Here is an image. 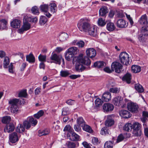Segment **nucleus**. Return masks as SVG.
<instances>
[{"instance_id":"nucleus-20","label":"nucleus","mask_w":148,"mask_h":148,"mask_svg":"<svg viewBox=\"0 0 148 148\" xmlns=\"http://www.w3.org/2000/svg\"><path fill=\"white\" fill-rule=\"evenodd\" d=\"M106 65V64L103 61H98L94 63L93 66L95 68L101 69L103 68Z\"/></svg>"},{"instance_id":"nucleus-15","label":"nucleus","mask_w":148,"mask_h":148,"mask_svg":"<svg viewBox=\"0 0 148 148\" xmlns=\"http://www.w3.org/2000/svg\"><path fill=\"white\" fill-rule=\"evenodd\" d=\"M14 126L13 124L12 123H8L6 125L4 129V131L5 132H11L14 130Z\"/></svg>"},{"instance_id":"nucleus-46","label":"nucleus","mask_w":148,"mask_h":148,"mask_svg":"<svg viewBox=\"0 0 148 148\" xmlns=\"http://www.w3.org/2000/svg\"><path fill=\"white\" fill-rule=\"evenodd\" d=\"M73 56L71 53L67 51L65 55V58L67 60L69 61L71 59Z\"/></svg>"},{"instance_id":"nucleus-40","label":"nucleus","mask_w":148,"mask_h":148,"mask_svg":"<svg viewBox=\"0 0 148 148\" xmlns=\"http://www.w3.org/2000/svg\"><path fill=\"white\" fill-rule=\"evenodd\" d=\"M28 119L31 125H32L33 126H35L37 124V120L34 118L30 117Z\"/></svg>"},{"instance_id":"nucleus-35","label":"nucleus","mask_w":148,"mask_h":148,"mask_svg":"<svg viewBox=\"0 0 148 148\" xmlns=\"http://www.w3.org/2000/svg\"><path fill=\"white\" fill-rule=\"evenodd\" d=\"M132 128V125L130 123H126L123 128V129L124 130L127 132L131 131Z\"/></svg>"},{"instance_id":"nucleus-13","label":"nucleus","mask_w":148,"mask_h":148,"mask_svg":"<svg viewBox=\"0 0 148 148\" xmlns=\"http://www.w3.org/2000/svg\"><path fill=\"white\" fill-rule=\"evenodd\" d=\"M114 108L113 105L109 103H105L103 106V108L104 112L111 111L113 110Z\"/></svg>"},{"instance_id":"nucleus-38","label":"nucleus","mask_w":148,"mask_h":148,"mask_svg":"<svg viewBox=\"0 0 148 148\" xmlns=\"http://www.w3.org/2000/svg\"><path fill=\"white\" fill-rule=\"evenodd\" d=\"M47 18L45 16H41L40 17L39 23L41 25H43L47 21Z\"/></svg>"},{"instance_id":"nucleus-23","label":"nucleus","mask_w":148,"mask_h":148,"mask_svg":"<svg viewBox=\"0 0 148 148\" xmlns=\"http://www.w3.org/2000/svg\"><path fill=\"white\" fill-rule=\"evenodd\" d=\"M71 134L69 138L70 140L75 141H77L79 140V136L78 135L73 132Z\"/></svg>"},{"instance_id":"nucleus-14","label":"nucleus","mask_w":148,"mask_h":148,"mask_svg":"<svg viewBox=\"0 0 148 148\" xmlns=\"http://www.w3.org/2000/svg\"><path fill=\"white\" fill-rule=\"evenodd\" d=\"M119 114L121 117L125 119H127L130 117L132 115L130 112L128 111L124 110L120 111Z\"/></svg>"},{"instance_id":"nucleus-58","label":"nucleus","mask_w":148,"mask_h":148,"mask_svg":"<svg viewBox=\"0 0 148 148\" xmlns=\"http://www.w3.org/2000/svg\"><path fill=\"white\" fill-rule=\"evenodd\" d=\"M13 64L12 63H11L8 67L9 72L12 74L14 73V67Z\"/></svg>"},{"instance_id":"nucleus-1","label":"nucleus","mask_w":148,"mask_h":148,"mask_svg":"<svg viewBox=\"0 0 148 148\" xmlns=\"http://www.w3.org/2000/svg\"><path fill=\"white\" fill-rule=\"evenodd\" d=\"M72 62L74 64L75 62V68L76 71L82 72L86 69V67L84 66H90L91 61L88 57L84 56L83 54H80L78 56L73 57Z\"/></svg>"},{"instance_id":"nucleus-29","label":"nucleus","mask_w":148,"mask_h":148,"mask_svg":"<svg viewBox=\"0 0 148 148\" xmlns=\"http://www.w3.org/2000/svg\"><path fill=\"white\" fill-rule=\"evenodd\" d=\"M60 41L62 42L66 40L68 38V35L66 33H62L59 36Z\"/></svg>"},{"instance_id":"nucleus-4","label":"nucleus","mask_w":148,"mask_h":148,"mask_svg":"<svg viewBox=\"0 0 148 148\" xmlns=\"http://www.w3.org/2000/svg\"><path fill=\"white\" fill-rule=\"evenodd\" d=\"M91 26L89 22L86 21L78 22L77 27L80 30L86 32Z\"/></svg>"},{"instance_id":"nucleus-28","label":"nucleus","mask_w":148,"mask_h":148,"mask_svg":"<svg viewBox=\"0 0 148 148\" xmlns=\"http://www.w3.org/2000/svg\"><path fill=\"white\" fill-rule=\"evenodd\" d=\"M49 6L51 13H54L56 12L57 10V6L55 3H50L49 5Z\"/></svg>"},{"instance_id":"nucleus-33","label":"nucleus","mask_w":148,"mask_h":148,"mask_svg":"<svg viewBox=\"0 0 148 148\" xmlns=\"http://www.w3.org/2000/svg\"><path fill=\"white\" fill-rule=\"evenodd\" d=\"M1 22L0 28L2 29H6L7 24V21L5 19H2L1 20Z\"/></svg>"},{"instance_id":"nucleus-34","label":"nucleus","mask_w":148,"mask_h":148,"mask_svg":"<svg viewBox=\"0 0 148 148\" xmlns=\"http://www.w3.org/2000/svg\"><path fill=\"white\" fill-rule=\"evenodd\" d=\"M10 62V60L8 57H5L4 58L3 66L4 68H7Z\"/></svg>"},{"instance_id":"nucleus-22","label":"nucleus","mask_w":148,"mask_h":148,"mask_svg":"<svg viewBox=\"0 0 148 148\" xmlns=\"http://www.w3.org/2000/svg\"><path fill=\"white\" fill-rule=\"evenodd\" d=\"M114 124V121L110 116H108L107 120L105 121V125L108 127H110Z\"/></svg>"},{"instance_id":"nucleus-5","label":"nucleus","mask_w":148,"mask_h":148,"mask_svg":"<svg viewBox=\"0 0 148 148\" xmlns=\"http://www.w3.org/2000/svg\"><path fill=\"white\" fill-rule=\"evenodd\" d=\"M141 125L138 122L134 123L133 125V134L136 136H140L141 134V131L140 130Z\"/></svg>"},{"instance_id":"nucleus-2","label":"nucleus","mask_w":148,"mask_h":148,"mask_svg":"<svg viewBox=\"0 0 148 148\" xmlns=\"http://www.w3.org/2000/svg\"><path fill=\"white\" fill-rule=\"evenodd\" d=\"M19 101V99L16 98L11 99L9 101V103L11 105L10 110L12 113H16L18 111L17 105Z\"/></svg>"},{"instance_id":"nucleus-9","label":"nucleus","mask_w":148,"mask_h":148,"mask_svg":"<svg viewBox=\"0 0 148 148\" xmlns=\"http://www.w3.org/2000/svg\"><path fill=\"white\" fill-rule=\"evenodd\" d=\"M31 28L30 24L26 20L23 22V24L21 28L18 30V32L21 34L23 33L25 31Z\"/></svg>"},{"instance_id":"nucleus-41","label":"nucleus","mask_w":148,"mask_h":148,"mask_svg":"<svg viewBox=\"0 0 148 148\" xmlns=\"http://www.w3.org/2000/svg\"><path fill=\"white\" fill-rule=\"evenodd\" d=\"M50 132V130L48 129H45L42 131H39L38 132L39 135L40 136H45L48 134Z\"/></svg>"},{"instance_id":"nucleus-53","label":"nucleus","mask_w":148,"mask_h":148,"mask_svg":"<svg viewBox=\"0 0 148 148\" xmlns=\"http://www.w3.org/2000/svg\"><path fill=\"white\" fill-rule=\"evenodd\" d=\"M98 24L101 26H103L106 24V22H105V19L102 18H99L98 21Z\"/></svg>"},{"instance_id":"nucleus-39","label":"nucleus","mask_w":148,"mask_h":148,"mask_svg":"<svg viewBox=\"0 0 148 148\" xmlns=\"http://www.w3.org/2000/svg\"><path fill=\"white\" fill-rule=\"evenodd\" d=\"M25 129L23 126L22 124H19L16 129V130L17 132L21 133L25 131Z\"/></svg>"},{"instance_id":"nucleus-32","label":"nucleus","mask_w":148,"mask_h":148,"mask_svg":"<svg viewBox=\"0 0 148 148\" xmlns=\"http://www.w3.org/2000/svg\"><path fill=\"white\" fill-rule=\"evenodd\" d=\"M131 75L129 73H127L122 78V80L124 81H126V82L129 84L130 82Z\"/></svg>"},{"instance_id":"nucleus-60","label":"nucleus","mask_w":148,"mask_h":148,"mask_svg":"<svg viewBox=\"0 0 148 148\" xmlns=\"http://www.w3.org/2000/svg\"><path fill=\"white\" fill-rule=\"evenodd\" d=\"M27 21L33 23H35L38 21V19L36 17L32 18L29 17L27 18Z\"/></svg>"},{"instance_id":"nucleus-21","label":"nucleus","mask_w":148,"mask_h":148,"mask_svg":"<svg viewBox=\"0 0 148 148\" xmlns=\"http://www.w3.org/2000/svg\"><path fill=\"white\" fill-rule=\"evenodd\" d=\"M11 26L15 28H18L20 26V21L18 20L15 19L11 23Z\"/></svg>"},{"instance_id":"nucleus-44","label":"nucleus","mask_w":148,"mask_h":148,"mask_svg":"<svg viewBox=\"0 0 148 148\" xmlns=\"http://www.w3.org/2000/svg\"><path fill=\"white\" fill-rule=\"evenodd\" d=\"M83 130L89 133H91L93 131L91 127L89 125H86L85 124L82 127Z\"/></svg>"},{"instance_id":"nucleus-19","label":"nucleus","mask_w":148,"mask_h":148,"mask_svg":"<svg viewBox=\"0 0 148 148\" xmlns=\"http://www.w3.org/2000/svg\"><path fill=\"white\" fill-rule=\"evenodd\" d=\"M111 99V94L108 92H105L102 95V99L104 101H108Z\"/></svg>"},{"instance_id":"nucleus-18","label":"nucleus","mask_w":148,"mask_h":148,"mask_svg":"<svg viewBox=\"0 0 148 148\" xmlns=\"http://www.w3.org/2000/svg\"><path fill=\"white\" fill-rule=\"evenodd\" d=\"M139 22L142 25H147L148 23V21L146 14L143 15L140 18Z\"/></svg>"},{"instance_id":"nucleus-3","label":"nucleus","mask_w":148,"mask_h":148,"mask_svg":"<svg viewBox=\"0 0 148 148\" xmlns=\"http://www.w3.org/2000/svg\"><path fill=\"white\" fill-rule=\"evenodd\" d=\"M119 60L122 64L126 65H128L130 62L129 56L125 52H122L120 54Z\"/></svg>"},{"instance_id":"nucleus-10","label":"nucleus","mask_w":148,"mask_h":148,"mask_svg":"<svg viewBox=\"0 0 148 148\" xmlns=\"http://www.w3.org/2000/svg\"><path fill=\"white\" fill-rule=\"evenodd\" d=\"M49 6L47 5L43 4L40 5V8L41 10L45 12L44 14L48 18L50 17L51 15L48 12Z\"/></svg>"},{"instance_id":"nucleus-37","label":"nucleus","mask_w":148,"mask_h":148,"mask_svg":"<svg viewBox=\"0 0 148 148\" xmlns=\"http://www.w3.org/2000/svg\"><path fill=\"white\" fill-rule=\"evenodd\" d=\"M67 51L74 55L77 53V49L76 47H72L69 48Z\"/></svg>"},{"instance_id":"nucleus-57","label":"nucleus","mask_w":148,"mask_h":148,"mask_svg":"<svg viewBox=\"0 0 148 148\" xmlns=\"http://www.w3.org/2000/svg\"><path fill=\"white\" fill-rule=\"evenodd\" d=\"M32 12L34 14L38 15L39 14V12L37 6H35L33 7L31 10Z\"/></svg>"},{"instance_id":"nucleus-64","label":"nucleus","mask_w":148,"mask_h":148,"mask_svg":"<svg viewBox=\"0 0 148 148\" xmlns=\"http://www.w3.org/2000/svg\"><path fill=\"white\" fill-rule=\"evenodd\" d=\"M124 139V137L123 135L122 134H120L117 138L116 143H118L122 141Z\"/></svg>"},{"instance_id":"nucleus-24","label":"nucleus","mask_w":148,"mask_h":148,"mask_svg":"<svg viewBox=\"0 0 148 148\" xmlns=\"http://www.w3.org/2000/svg\"><path fill=\"white\" fill-rule=\"evenodd\" d=\"M26 60L29 63H34L35 61V58L33 54L30 53L26 56Z\"/></svg>"},{"instance_id":"nucleus-49","label":"nucleus","mask_w":148,"mask_h":148,"mask_svg":"<svg viewBox=\"0 0 148 148\" xmlns=\"http://www.w3.org/2000/svg\"><path fill=\"white\" fill-rule=\"evenodd\" d=\"M66 145L68 148H75L76 147V144L73 142L68 141L66 143Z\"/></svg>"},{"instance_id":"nucleus-55","label":"nucleus","mask_w":148,"mask_h":148,"mask_svg":"<svg viewBox=\"0 0 148 148\" xmlns=\"http://www.w3.org/2000/svg\"><path fill=\"white\" fill-rule=\"evenodd\" d=\"M27 93L26 90L21 91L18 94V97H25L27 95Z\"/></svg>"},{"instance_id":"nucleus-45","label":"nucleus","mask_w":148,"mask_h":148,"mask_svg":"<svg viewBox=\"0 0 148 148\" xmlns=\"http://www.w3.org/2000/svg\"><path fill=\"white\" fill-rule=\"evenodd\" d=\"M23 125L24 127L27 130H28L31 127V124L27 119V120L23 122Z\"/></svg>"},{"instance_id":"nucleus-50","label":"nucleus","mask_w":148,"mask_h":148,"mask_svg":"<svg viewBox=\"0 0 148 148\" xmlns=\"http://www.w3.org/2000/svg\"><path fill=\"white\" fill-rule=\"evenodd\" d=\"M44 114V112L42 110L39 111L36 114L34 115V116L37 119H39L40 117L42 116Z\"/></svg>"},{"instance_id":"nucleus-62","label":"nucleus","mask_w":148,"mask_h":148,"mask_svg":"<svg viewBox=\"0 0 148 148\" xmlns=\"http://www.w3.org/2000/svg\"><path fill=\"white\" fill-rule=\"evenodd\" d=\"M84 42L82 40H80L76 43V45L80 48L83 47L84 46Z\"/></svg>"},{"instance_id":"nucleus-17","label":"nucleus","mask_w":148,"mask_h":148,"mask_svg":"<svg viewBox=\"0 0 148 148\" xmlns=\"http://www.w3.org/2000/svg\"><path fill=\"white\" fill-rule=\"evenodd\" d=\"M123 98L121 96H118L114 97L113 100L114 105L116 106H119L121 105Z\"/></svg>"},{"instance_id":"nucleus-63","label":"nucleus","mask_w":148,"mask_h":148,"mask_svg":"<svg viewBox=\"0 0 148 148\" xmlns=\"http://www.w3.org/2000/svg\"><path fill=\"white\" fill-rule=\"evenodd\" d=\"M92 143L94 145H97L100 143L98 141V138L96 137L93 138L92 140Z\"/></svg>"},{"instance_id":"nucleus-52","label":"nucleus","mask_w":148,"mask_h":148,"mask_svg":"<svg viewBox=\"0 0 148 148\" xmlns=\"http://www.w3.org/2000/svg\"><path fill=\"white\" fill-rule=\"evenodd\" d=\"M63 131H68L70 133H72L74 131L73 130L72 127L69 125H66L65 127L63 130Z\"/></svg>"},{"instance_id":"nucleus-59","label":"nucleus","mask_w":148,"mask_h":148,"mask_svg":"<svg viewBox=\"0 0 148 148\" xmlns=\"http://www.w3.org/2000/svg\"><path fill=\"white\" fill-rule=\"evenodd\" d=\"M46 55H43L41 54H40L38 57L39 61L42 62L46 61Z\"/></svg>"},{"instance_id":"nucleus-7","label":"nucleus","mask_w":148,"mask_h":148,"mask_svg":"<svg viewBox=\"0 0 148 148\" xmlns=\"http://www.w3.org/2000/svg\"><path fill=\"white\" fill-rule=\"evenodd\" d=\"M50 59L51 60L54 61L51 62V63L54 62L60 65L61 64V60H62L63 63H64V60L61 55L58 56L56 54L54 53L51 56Z\"/></svg>"},{"instance_id":"nucleus-12","label":"nucleus","mask_w":148,"mask_h":148,"mask_svg":"<svg viewBox=\"0 0 148 148\" xmlns=\"http://www.w3.org/2000/svg\"><path fill=\"white\" fill-rule=\"evenodd\" d=\"M9 140L11 142L14 143L18 140L17 134L15 132H13L9 135Z\"/></svg>"},{"instance_id":"nucleus-31","label":"nucleus","mask_w":148,"mask_h":148,"mask_svg":"<svg viewBox=\"0 0 148 148\" xmlns=\"http://www.w3.org/2000/svg\"><path fill=\"white\" fill-rule=\"evenodd\" d=\"M141 67L140 66L133 65L132 66V70L133 72L137 73L140 72L141 71Z\"/></svg>"},{"instance_id":"nucleus-43","label":"nucleus","mask_w":148,"mask_h":148,"mask_svg":"<svg viewBox=\"0 0 148 148\" xmlns=\"http://www.w3.org/2000/svg\"><path fill=\"white\" fill-rule=\"evenodd\" d=\"M77 124L79 126L83 127L85 124L84 120L82 117L78 118L77 120Z\"/></svg>"},{"instance_id":"nucleus-11","label":"nucleus","mask_w":148,"mask_h":148,"mask_svg":"<svg viewBox=\"0 0 148 148\" xmlns=\"http://www.w3.org/2000/svg\"><path fill=\"white\" fill-rule=\"evenodd\" d=\"M86 54L88 57L90 58H94L96 55V51L95 49L93 48H89L86 51Z\"/></svg>"},{"instance_id":"nucleus-42","label":"nucleus","mask_w":148,"mask_h":148,"mask_svg":"<svg viewBox=\"0 0 148 148\" xmlns=\"http://www.w3.org/2000/svg\"><path fill=\"white\" fill-rule=\"evenodd\" d=\"M141 35L142 36L148 35V27H142L141 30Z\"/></svg>"},{"instance_id":"nucleus-26","label":"nucleus","mask_w":148,"mask_h":148,"mask_svg":"<svg viewBox=\"0 0 148 148\" xmlns=\"http://www.w3.org/2000/svg\"><path fill=\"white\" fill-rule=\"evenodd\" d=\"M108 10L106 6L101 7L99 10V14L101 16H104L108 12Z\"/></svg>"},{"instance_id":"nucleus-54","label":"nucleus","mask_w":148,"mask_h":148,"mask_svg":"<svg viewBox=\"0 0 148 148\" xmlns=\"http://www.w3.org/2000/svg\"><path fill=\"white\" fill-rule=\"evenodd\" d=\"M103 103V101L99 98H97L95 101V103L97 107H99L101 106Z\"/></svg>"},{"instance_id":"nucleus-30","label":"nucleus","mask_w":148,"mask_h":148,"mask_svg":"<svg viewBox=\"0 0 148 148\" xmlns=\"http://www.w3.org/2000/svg\"><path fill=\"white\" fill-rule=\"evenodd\" d=\"M110 132L108 127H102L100 133L102 135H106L109 134Z\"/></svg>"},{"instance_id":"nucleus-48","label":"nucleus","mask_w":148,"mask_h":148,"mask_svg":"<svg viewBox=\"0 0 148 148\" xmlns=\"http://www.w3.org/2000/svg\"><path fill=\"white\" fill-rule=\"evenodd\" d=\"M113 145V141H109L105 143L104 146V148H112Z\"/></svg>"},{"instance_id":"nucleus-16","label":"nucleus","mask_w":148,"mask_h":148,"mask_svg":"<svg viewBox=\"0 0 148 148\" xmlns=\"http://www.w3.org/2000/svg\"><path fill=\"white\" fill-rule=\"evenodd\" d=\"M116 25L118 27L121 28H125L127 26L126 21L123 19L118 20L116 22Z\"/></svg>"},{"instance_id":"nucleus-47","label":"nucleus","mask_w":148,"mask_h":148,"mask_svg":"<svg viewBox=\"0 0 148 148\" xmlns=\"http://www.w3.org/2000/svg\"><path fill=\"white\" fill-rule=\"evenodd\" d=\"M11 120V118L10 116H5L3 117L2 120V122L4 123H9Z\"/></svg>"},{"instance_id":"nucleus-27","label":"nucleus","mask_w":148,"mask_h":148,"mask_svg":"<svg viewBox=\"0 0 148 148\" xmlns=\"http://www.w3.org/2000/svg\"><path fill=\"white\" fill-rule=\"evenodd\" d=\"M106 28L109 31H112L115 29V27L113 23L109 22L107 24Z\"/></svg>"},{"instance_id":"nucleus-6","label":"nucleus","mask_w":148,"mask_h":148,"mask_svg":"<svg viewBox=\"0 0 148 148\" xmlns=\"http://www.w3.org/2000/svg\"><path fill=\"white\" fill-rule=\"evenodd\" d=\"M128 110L132 113H136L138 112V106L136 103L130 102L127 103Z\"/></svg>"},{"instance_id":"nucleus-61","label":"nucleus","mask_w":148,"mask_h":148,"mask_svg":"<svg viewBox=\"0 0 148 148\" xmlns=\"http://www.w3.org/2000/svg\"><path fill=\"white\" fill-rule=\"evenodd\" d=\"M69 110L67 107L64 108L62 110V114L63 115H65L69 114Z\"/></svg>"},{"instance_id":"nucleus-51","label":"nucleus","mask_w":148,"mask_h":148,"mask_svg":"<svg viewBox=\"0 0 148 148\" xmlns=\"http://www.w3.org/2000/svg\"><path fill=\"white\" fill-rule=\"evenodd\" d=\"M70 75L69 71L62 70L60 72V75L63 77H66Z\"/></svg>"},{"instance_id":"nucleus-25","label":"nucleus","mask_w":148,"mask_h":148,"mask_svg":"<svg viewBox=\"0 0 148 148\" xmlns=\"http://www.w3.org/2000/svg\"><path fill=\"white\" fill-rule=\"evenodd\" d=\"M86 32H88L89 35L95 36L96 35L97 31L95 28L93 26H91L90 29Z\"/></svg>"},{"instance_id":"nucleus-36","label":"nucleus","mask_w":148,"mask_h":148,"mask_svg":"<svg viewBox=\"0 0 148 148\" xmlns=\"http://www.w3.org/2000/svg\"><path fill=\"white\" fill-rule=\"evenodd\" d=\"M135 88L139 92H142L144 91L142 86L139 84H136L135 85Z\"/></svg>"},{"instance_id":"nucleus-56","label":"nucleus","mask_w":148,"mask_h":148,"mask_svg":"<svg viewBox=\"0 0 148 148\" xmlns=\"http://www.w3.org/2000/svg\"><path fill=\"white\" fill-rule=\"evenodd\" d=\"M120 91V88L117 87L110 88L109 91L110 92L115 93H118Z\"/></svg>"},{"instance_id":"nucleus-8","label":"nucleus","mask_w":148,"mask_h":148,"mask_svg":"<svg viewBox=\"0 0 148 148\" xmlns=\"http://www.w3.org/2000/svg\"><path fill=\"white\" fill-rule=\"evenodd\" d=\"M111 68L113 71H115L116 72L119 73L121 71L122 65L119 62H113L112 64Z\"/></svg>"}]
</instances>
